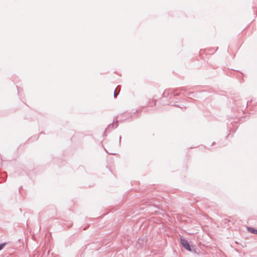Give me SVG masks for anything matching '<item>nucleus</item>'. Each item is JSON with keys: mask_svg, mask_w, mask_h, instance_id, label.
Instances as JSON below:
<instances>
[{"mask_svg": "<svg viewBox=\"0 0 257 257\" xmlns=\"http://www.w3.org/2000/svg\"><path fill=\"white\" fill-rule=\"evenodd\" d=\"M247 229L249 232H251L252 233L257 234V229H255L251 227H248Z\"/></svg>", "mask_w": 257, "mask_h": 257, "instance_id": "nucleus-5", "label": "nucleus"}, {"mask_svg": "<svg viewBox=\"0 0 257 257\" xmlns=\"http://www.w3.org/2000/svg\"><path fill=\"white\" fill-rule=\"evenodd\" d=\"M175 111H180L179 110H175Z\"/></svg>", "mask_w": 257, "mask_h": 257, "instance_id": "nucleus-10", "label": "nucleus"}, {"mask_svg": "<svg viewBox=\"0 0 257 257\" xmlns=\"http://www.w3.org/2000/svg\"><path fill=\"white\" fill-rule=\"evenodd\" d=\"M6 244V242L0 244V250H2L5 247Z\"/></svg>", "mask_w": 257, "mask_h": 257, "instance_id": "nucleus-6", "label": "nucleus"}, {"mask_svg": "<svg viewBox=\"0 0 257 257\" xmlns=\"http://www.w3.org/2000/svg\"><path fill=\"white\" fill-rule=\"evenodd\" d=\"M120 90V86L118 85L114 91L113 96L114 98H116V96L119 94Z\"/></svg>", "mask_w": 257, "mask_h": 257, "instance_id": "nucleus-4", "label": "nucleus"}, {"mask_svg": "<svg viewBox=\"0 0 257 257\" xmlns=\"http://www.w3.org/2000/svg\"><path fill=\"white\" fill-rule=\"evenodd\" d=\"M181 243L182 246L185 248L187 250L192 252V250L191 248V246L189 243L188 242L187 240L183 238H181L180 239Z\"/></svg>", "mask_w": 257, "mask_h": 257, "instance_id": "nucleus-3", "label": "nucleus"}, {"mask_svg": "<svg viewBox=\"0 0 257 257\" xmlns=\"http://www.w3.org/2000/svg\"><path fill=\"white\" fill-rule=\"evenodd\" d=\"M126 113H119L116 117L115 122L113 121L111 124H110L108 125L107 129H109L111 126L112 127L115 128L117 126V122L118 121H122L125 119V118H123V115L126 114ZM107 128L105 129V132L106 131Z\"/></svg>", "mask_w": 257, "mask_h": 257, "instance_id": "nucleus-2", "label": "nucleus"}, {"mask_svg": "<svg viewBox=\"0 0 257 257\" xmlns=\"http://www.w3.org/2000/svg\"><path fill=\"white\" fill-rule=\"evenodd\" d=\"M244 103L245 105H247V103H245V102H244ZM245 107H246V105H245Z\"/></svg>", "mask_w": 257, "mask_h": 257, "instance_id": "nucleus-9", "label": "nucleus"}, {"mask_svg": "<svg viewBox=\"0 0 257 257\" xmlns=\"http://www.w3.org/2000/svg\"><path fill=\"white\" fill-rule=\"evenodd\" d=\"M193 93H194L193 92H190L189 94L190 95H192V96H194L193 95Z\"/></svg>", "mask_w": 257, "mask_h": 257, "instance_id": "nucleus-7", "label": "nucleus"}, {"mask_svg": "<svg viewBox=\"0 0 257 257\" xmlns=\"http://www.w3.org/2000/svg\"><path fill=\"white\" fill-rule=\"evenodd\" d=\"M241 111L244 112V110L242 109Z\"/></svg>", "mask_w": 257, "mask_h": 257, "instance_id": "nucleus-11", "label": "nucleus"}, {"mask_svg": "<svg viewBox=\"0 0 257 257\" xmlns=\"http://www.w3.org/2000/svg\"><path fill=\"white\" fill-rule=\"evenodd\" d=\"M185 91L183 87H181L176 90L172 89H166L162 94V101L164 102V104H169L174 107L180 109V111H186V106L184 105L176 104V102L171 100L176 96H178L180 92Z\"/></svg>", "mask_w": 257, "mask_h": 257, "instance_id": "nucleus-1", "label": "nucleus"}, {"mask_svg": "<svg viewBox=\"0 0 257 257\" xmlns=\"http://www.w3.org/2000/svg\"><path fill=\"white\" fill-rule=\"evenodd\" d=\"M121 138V136H119V143H120Z\"/></svg>", "mask_w": 257, "mask_h": 257, "instance_id": "nucleus-8", "label": "nucleus"}]
</instances>
